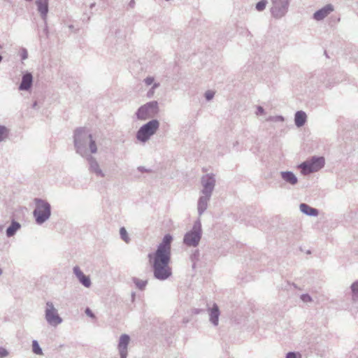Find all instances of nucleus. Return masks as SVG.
I'll use <instances>...</instances> for the list:
<instances>
[{
	"mask_svg": "<svg viewBox=\"0 0 358 358\" xmlns=\"http://www.w3.org/2000/svg\"><path fill=\"white\" fill-rule=\"evenodd\" d=\"M132 280L136 287L141 290H143L148 283L147 280H141L137 278H133Z\"/></svg>",
	"mask_w": 358,
	"mask_h": 358,
	"instance_id": "obj_25",
	"label": "nucleus"
},
{
	"mask_svg": "<svg viewBox=\"0 0 358 358\" xmlns=\"http://www.w3.org/2000/svg\"><path fill=\"white\" fill-rule=\"evenodd\" d=\"M28 57V52L25 48H22L21 52V59L22 60L26 59Z\"/></svg>",
	"mask_w": 358,
	"mask_h": 358,
	"instance_id": "obj_37",
	"label": "nucleus"
},
{
	"mask_svg": "<svg viewBox=\"0 0 358 358\" xmlns=\"http://www.w3.org/2000/svg\"><path fill=\"white\" fill-rule=\"evenodd\" d=\"M32 351L36 355H41L43 354L42 349L41 348L38 341L36 340L32 341Z\"/></svg>",
	"mask_w": 358,
	"mask_h": 358,
	"instance_id": "obj_27",
	"label": "nucleus"
},
{
	"mask_svg": "<svg viewBox=\"0 0 358 358\" xmlns=\"http://www.w3.org/2000/svg\"><path fill=\"white\" fill-rule=\"evenodd\" d=\"M202 229L200 220L194 222L192 229L187 231L183 238V243L189 247H196L201 238Z\"/></svg>",
	"mask_w": 358,
	"mask_h": 358,
	"instance_id": "obj_5",
	"label": "nucleus"
},
{
	"mask_svg": "<svg viewBox=\"0 0 358 358\" xmlns=\"http://www.w3.org/2000/svg\"><path fill=\"white\" fill-rule=\"evenodd\" d=\"M137 169L138 171H140L141 173H151L152 172L151 169H146L144 166H138Z\"/></svg>",
	"mask_w": 358,
	"mask_h": 358,
	"instance_id": "obj_38",
	"label": "nucleus"
},
{
	"mask_svg": "<svg viewBox=\"0 0 358 358\" xmlns=\"http://www.w3.org/2000/svg\"><path fill=\"white\" fill-rule=\"evenodd\" d=\"M293 286L294 287V288H296V285L295 284H293Z\"/></svg>",
	"mask_w": 358,
	"mask_h": 358,
	"instance_id": "obj_44",
	"label": "nucleus"
},
{
	"mask_svg": "<svg viewBox=\"0 0 358 358\" xmlns=\"http://www.w3.org/2000/svg\"><path fill=\"white\" fill-rule=\"evenodd\" d=\"M290 0H271V13L275 19H280L288 12Z\"/></svg>",
	"mask_w": 358,
	"mask_h": 358,
	"instance_id": "obj_8",
	"label": "nucleus"
},
{
	"mask_svg": "<svg viewBox=\"0 0 358 358\" xmlns=\"http://www.w3.org/2000/svg\"><path fill=\"white\" fill-rule=\"evenodd\" d=\"M215 93L213 91L208 90L205 92V98L207 101L211 100L214 96Z\"/></svg>",
	"mask_w": 358,
	"mask_h": 358,
	"instance_id": "obj_34",
	"label": "nucleus"
},
{
	"mask_svg": "<svg viewBox=\"0 0 358 358\" xmlns=\"http://www.w3.org/2000/svg\"><path fill=\"white\" fill-rule=\"evenodd\" d=\"M210 198V195L201 194L197 202V210L199 216H201L207 209Z\"/></svg>",
	"mask_w": 358,
	"mask_h": 358,
	"instance_id": "obj_14",
	"label": "nucleus"
},
{
	"mask_svg": "<svg viewBox=\"0 0 358 358\" xmlns=\"http://www.w3.org/2000/svg\"><path fill=\"white\" fill-rule=\"evenodd\" d=\"M73 270V273L78 278L80 282L85 287H90L91 285V280L90 278L85 275L78 266H74Z\"/></svg>",
	"mask_w": 358,
	"mask_h": 358,
	"instance_id": "obj_17",
	"label": "nucleus"
},
{
	"mask_svg": "<svg viewBox=\"0 0 358 358\" xmlns=\"http://www.w3.org/2000/svg\"><path fill=\"white\" fill-rule=\"evenodd\" d=\"M27 1H31L32 0H26Z\"/></svg>",
	"mask_w": 358,
	"mask_h": 358,
	"instance_id": "obj_45",
	"label": "nucleus"
},
{
	"mask_svg": "<svg viewBox=\"0 0 358 358\" xmlns=\"http://www.w3.org/2000/svg\"><path fill=\"white\" fill-rule=\"evenodd\" d=\"M85 157L89 164V171L101 178L105 177V173L101 169L99 164L98 163L96 158L92 155H88V153Z\"/></svg>",
	"mask_w": 358,
	"mask_h": 358,
	"instance_id": "obj_11",
	"label": "nucleus"
},
{
	"mask_svg": "<svg viewBox=\"0 0 358 358\" xmlns=\"http://www.w3.org/2000/svg\"><path fill=\"white\" fill-rule=\"evenodd\" d=\"M280 175L285 183L292 186H294L298 183V178L292 171H280Z\"/></svg>",
	"mask_w": 358,
	"mask_h": 358,
	"instance_id": "obj_16",
	"label": "nucleus"
},
{
	"mask_svg": "<svg viewBox=\"0 0 358 358\" xmlns=\"http://www.w3.org/2000/svg\"><path fill=\"white\" fill-rule=\"evenodd\" d=\"M310 162L313 167L317 168V171L324 166V158L323 157H313Z\"/></svg>",
	"mask_w": 358,
	"mask_h": 358,
	"instance_id": "obj_23",
	"label": "nucleus"
},
{
	"mask_svg": "<svg viewBox=\"0 0 358 358\" xmlns=\"http://www.w3.org/2000/svg\"><path fill=\"white\" fill-rule=\"evenodd\" d=\"M172 240L173 238L170 234H166L156 251L148 255L152 268L153 275L157 280H165L172 274L171 268L169 266Z\"/></svg>",
	"mask_w": 358,
	"mask_h": 358,
	"instance_id": "obj_1",
	"label": "nucleus"
},
{
	"mask_svg": "<svg viewBox=\"0 0 358 358\" xmlns=\"http://www.w3.org/2000/svg\"><path fill=\"white\" fill-rule=\"evenodd\" d=\"M32 83V74L29 72H27L22 76V81L19 86V90L22 91H27L31 87Z\"/></svg>",
	"mask_w": 358,
	"mask_h": 358,
	"instance_id": "obj_15",
	"label": "nucleus"
},
{
	"mask_svg": "<svg viewBox=\"0 0 358 358\" xmlns=\"http://www.w3.org/2000/svg\"><path fill=\"white\" fill-rule=\"evenodd\" d=\"M299 208L300 210L306 215L315 217L319 214V211L317 208H312L306 203H301Z\"/></svg>",
	"mask_w": 358,
	"mask_h": 358,
	"instance_id": "obj_20",
	"label": "nucleus"
},
{
	"mask_svg": "<svg viewBox=\"0 0 358 358\" xmlns=\"http://www.w3.org/2000/svg\"><path fill=\"white\" fill-rule=\"evenodd\" d=\"M299 167L301 169V172L304 175L317 171V168L313 167L310 161L303 162L300 164Z\"/></svg>",
	"mask_w": 358,
	"mask_h": 358,
	"instance_id": "obj_22",
	"label": "nucleus"
},
{
	"mask_svg": "<svg viewBox=\"0 0 358 358\" xmlns=\"http://www.w3.org/2000/svg\"><path fill=\"white\" fill-rule=\"evenodd\" d=\"M160 85L159 83H154L152 87L149 90V91L147 93V96L148 98H152L155 94V90L159 87Z\"/></svg>",
	"mask_w": 358,
	"mask_h": 358,
	"instance_id": "obj_30",
	"label": "nucleus"
},
{
	"mask_svg": "<svg viewBox=\"0 0 358 358\" xmlns=\"http://www.w3.org/2000/svg\"><path fill=\"white\" fill-rule=\"evenodd\" d=\"M352 290V299L354 302L358 301V280L353 282L350 287Z\"/></svg>",
	"mask_w": 358,
	"mask_h": 358,
	"instance_id": "obj_24",
	"label": "nucleus"
},
{
	"mask_svg": "<svg viewBox=\"0 0 358 358\" xmlns=\"http://www.w3.org/2000/svg\"><path fill=\"white\" fill-rule=\"evenodd\" d=\"M36 4L42 19L45 22L48 13V0H36Z\"/></svg>",
	"mask_w": 358,
	"mask_h": 358,
	"instance_id": "obj_18",
	"label": "nucleus"
},
{
	"mask_svg": "<svg viewBox=\"0 0 358 358\" xmlns=\"http://www.w3.org/2000/svg\"><path fill=\"white\" fill-rule=\"evenodd\" d=\"M130 342V337L129 335L124 334H122L119 338L117 349L120 353V358H127L128 354V345Z\"/></svg>",
	"mask_w": 358,
	"mask_h": 358,
	"instance_id": "obj_10",
	"label": "nucleus"
},
{
	"mask_svg": "<svg viewBox=\"0 0 358 358\" xmlns=\"http://www.w3.org/2000/svg\"><path fill=\"white\" fill-rule=\"evenodd\" d=\"M159 127V122L156 119H152L139 128L136 137L140 142L145 143L157 132Z\"/></svg>",
	"mask_w": 358,
	"mask_h": 358,
	"instance_id": "obj_4",
	"label": "nucleus"
},
{
	"mask_svg": "<svg viewBox=\"0 0 358 358\" xmlns=\"http://www.w3.org/2000/svg\"><path fill=\"white\" fill-rule=\"evenodd\" d=\"M286 358H301V355L299 352H289L287 353Z\"/></svg>",
	"mask_w": 358,
	"mask_h": 358,
	"instance_id": "obj_32",
	"label": "nucleus"
},
{
	"mask_svg": "<svg viewBox=\"0 0 358 358\" xmlns=\"http://www.w3.org/2000/svg\"><path fill=\"white\" fill-rule=\"evenodd\" d=\"M45 319L47 323L52 327H57L63 322L58 313V310L51 301H47L45 303Z\"/></svg>",
	"mask_w": 358,
	"mask_h": 358,
	"instance_id": "obj_7",
	"label": "nucleus"
},
{
	"mask_svg": "<svg viewBox=\"0 0 358 358\" xmlns=\"http://www.w3.org/2000/svg\"><path fill=\"white\" fill-rule=\"evenodd\" d=\"M264 108H263V107H262V106H257V112H256V114H257V115H262V114H264Z\"/></svg>",
	"mask_w": 358,
	"mask_h": 358,
	"instance_id": "obj_40",
	"label": "nucleus"
},
{
	"mask_svg": "<svg viewBox=\"0 0 358 358\" xmlns=\"http://www.w3.org/2000/svg\"><path fill=\"white\" fill-rule=\"evenodd\" d=\"M20 228L21 224L18 222L13 220L10 225L6 229L7 237L13 236Z\"/></svg>",
	"mask_w": 358,
	"mask_h": 358,
	"instance_id": "obj_21",
	"label": "nucleus"
},
{
	"mask_svg": "<svg viewBox=\"0 0 358 358\" xmlns=\"http://www.w3.org/2000/svg\"><path fill=\"white\" fill-rule=\"evenodd\" d=\"M209 315V321L211 324L217 327L219 324V317L220 315V309L216 303H213L211 308L208 309Z\"/></svg>",
	"mask_w": 358,
	"mask_h": 358,
	"instance_id": "obj_13",
	"label": "nucleus"
},
{
	"mask_svg": "<svg viewBox=\"0 0 358 358\" xmlns=\"http://www.w3.org/2000/svg\"><path fill=\"white\" fill-rule=\"evenodd\" d=\"M8 355V352L5 348L0 347V358L6 357Z\"/></svg>",
	"mask_w": 358,
	"mask_h": 358,
	"instance_id": "obj_36",
	"label": "nucleus"
},
{
	"mask_svg": "<svg viewBox=\"0 0 358 358\" xmlns=\"http://www.w3.org/2000/svg\"><path fill=\"white\" fill-rule=\"evenodd\" d=\"M307 120V115L303 110L296 112L294 115V123L297 127H303Z\"/></svg>",
	"mask_w": 358,
	"mask_h": 358,
	"instance_id": "obj_19",
	"label": "nucleus"
},
{
	"mask_svg": "<svg viewBox=\"0 0 358 358\" xmlns=\"http://www.w3.org/2000/svg\"><path fill=\"white\" fill-rule=\"evenodd\" d=\"M8 136V129L3 125H0V142L3 141Z\"/></svg>",
	"mask_w": 358,
	"mask_h": 358,
	"instance_id": "obj_26",
	"label": "nucleus"
},
{
	"mask_svg": "<svg viewBox=\"0 0 358 358\" xmlns=\"http://www.w3.org/2000/svg\"><path fill=\"white\" fill-rule=\"evenodd\" d=\"M2 59H3V57H2V56L0 55V63L1 62Z\"/></svg>",
	"mask_w": 358,
	"mask_h": 358,
	"instance_id": "obj_42",
	"label": "nucleus"
},
{
	"mask_svg": "<svg viewBox=\"0 0 358 358\" xmlns=\"http://www.w3.org/2000/svg\"><path fill=\"white\" fill-rule=\"evenodd\" d=\"M74 147L76 152L82 157H85L88 153L87 146L92 154L97 152V146L92 135L85 128H78L74 131Z\"/></svg>",
	"mask_w": 358,
	"mask_h": 358,
	"instance_id": "obj_2",
	"label": "nucleus"
},
{
	"mask_svg": "<svg viewBox=\"0 0 358 358\" xmlns=\"http://www.w3.org/2000/svg\"><path fill=\"white\" fill-rule=\"evenodd\" d=\"M159 111L158 102L157 101H152L139 107L136 112V118L139 120H146L157 116Z\"/></svg>",
	"mask_w": 358,
	"mask_h": 358,
	"instance_id": "obj_6",
	"label": "nucleus"
},
{
	"mask_svg": "<svg viewBox=\"0 0 358 358\" xmlns=\"http://www.w3.org/2000/svg\"><path fill=\"white\" fill-rule=\"evenodd\" d=\"M154 78L148 76L144 79V83L146 85H150L154 83Z\"/></svg>",
	"mask_w": 358,
	"mask_h": 358,
	"instance_id": "obj_35",
	"label": "nucleus"
},
{
	"mask_svg": "<svg viewBox=\"0 0 358 358\" xmlns=\"http://www.w3.org/2000/svg\"><path fill=\"white\" fill-rule=\"evenodd\" d=\"M300 298L305 303L313 301L312 297L308 294H303L301 295Z\"/></svg>",
	"mask_w": 358,
	"mask_h": 358,
	"instance_id": "obj_33",
	"label": "nucleus"
},
{
	"mask_svg": "<svg viewBox=\"0 0 358 358\" xmlns=\"http://www.w3.org/2000/svg\"><path fill=\"white\" fill-rule=\"evenodd\" d=\"M334 10L333 5L329 3L313 13V18L321 21L327 17Z\"/></svg>",
	"mask_w": 358,
	"mask_h": 358,
	"instance_id": "obj_12",
	"label": "nucleus"
},
{
	"mask_svg": "<svg viewBox=\"0 0 358 358\" xmlns=\"http://www.w3.org/2000/svg\"><path fill=\"white\" fill-rule=\"evenodd\" d=\"M284 120V117L282 115L269 116L266 119V121L268 122H283Z\"/></svg>",
	"mask_w": 358,
	"mask_h": 358,
	"instance_id": "obj_31",
	"label": "nucleus"
},
{
	"mask_svg": "<svg viewBox=\"0 0 358 358\" xmlns=\"http://www.w3.org/2000/svg\"><path fill=\"white\" fill-rule=\"evenodd\" d=\"M3 271H2V269L0 268V275L2 274Z\"/></svg>",
	"mask_w": 358,
	"mask_h": 358,
	"instance_id": "obj_43",
	"label": "nucleus"
},
{
	"mask_svg": "<svg viewBox=\"0 0 358 358\" xmlns=\"http://www.w3.org/2000/svg\"><path fill=\"white\" fill-rule=\"evenodd\" d=\"M215 182L216 180L213 174H206L203 176L201 178V184L202 186L201 194L212 196Z\"/></svg>",
	"mask_w": 358,
	"mask_h": 358,
	"instance_id": "obj_9",
	"label": "nucleus"
},
{
	"mask_svg": "<svg viewBox=\"0 0 358 358\" xmlns=\"http://www.w3.org/2000/svg\"><path fill=\"white\" fill-rule=\"evenodd\" d=\"M120 235L121 238L126 243H129L130 238H129L127 231L124 227H121L120 229Z\"/></svg>",
	"mask_w": 358,
	"mask_h": 358,
	"instance_id": "obj_28",
	"label": "nucleus"
},
{
	"mask_svg": "<svg viewBox=\"0 0 358 358\" xmlns=\"http://www.w3.org/2000/svg\"><path fill=\"white\" fill-rule=\"evenodd\" d=\"M36 106H37V101H34L33 105H32V108H36Z\"/></svg>",
	"mask_w": 358,
	"mask_h": 358,
	"instance_id": "obj_41",
	"label": "nucleus"
},
{
	"mask_svg": "<svg viewBox=\"0 0 358 358\" xmlns=\"http://www.w3.org/2000/svg\"><path fill=\"white\" fill-rule=\"evenodd\" d=\"M35 209L33 211V216L37 224L41 225L45 223L51 216V206L45 200L35 198Z\"/></svg>",
	"mask_w": 358,
	"mask_h": 358,
	"instance_id": "obj_3",
	"label": "nucleus"
},
{
	"mask_svg": "<svg viewBox=\"0 0 358 358\" xmlns=\"http://www.w3.org/2000/svg\"><path fill=\"white\" fill-rule=\"evenodd\" d=\"M85 314H86L87 316H89V317H92V318H94V317H95L94 314L92 313V311L91 310V309H90V308H87L85 309Z\"/></svg>",
	"mask_w": 358,
	"mask_h": 358,
	"instance_id": "obj_39",
	"label": "nucleus"
},
{
	"mask_svg": "<svg viewBox=\"0 0 358 358\" xmlns=\"http://www.w3.org/2000/svg\"><path fill=\"white\" fill-rule=\"evenodd\" d=\"M267 3V0H261L260 1L256 3L255 8L258 11H262L265 9Z\"/></svg>",
	"mask_w": 358,
	"mask_h": 358,
	"instance_id": "obj_29",
	"label": "nucleus"
}]
</instances>
